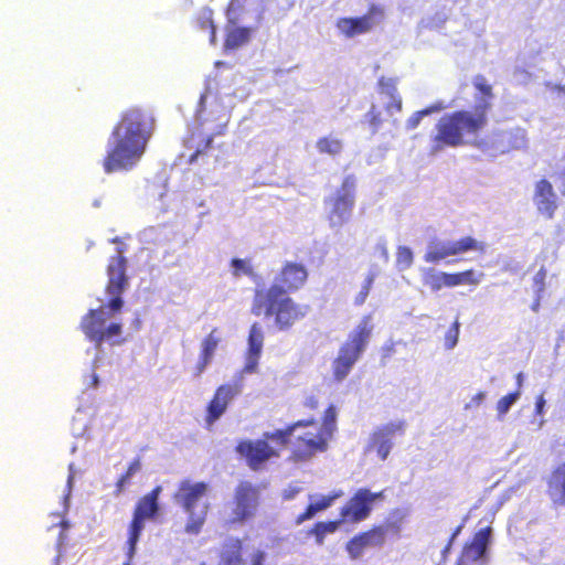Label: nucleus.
Segmentation results:
<instances>
[{"label": "nucleus", "instance_id": "1", "mask_svg": "<svg viewBox=\"0 0 565 565\" xmlns=\"http://www.w3.org/2000/svg\"><path fill=\"white\" fill-rule=\"evenodd\" d=\"M308 278L309 271L303 264L285 262L274 284L255 289L250 312L270 320L278 331H289L309 312L308 305L299 303L290 297V294L306 286Z\"/></svg>", "mask_w": 565, "mask_h": 565}, {"label": "nucleus", "instance_id": "2", "mask_svg": "<svg viewBox=\"0 0 565 565\" xmlns=\"http://www.w3.org/2000/svg\"><path fill=\"white\" fill-rule=\"evenodd\" d=\"M153 124V118L137 107L120 115L111 130L103 159L105 173L131 170L140 161L152 136Z\"/></svg>", "mask_w": 565, "mask_h": 565}, {"label": "nucleus", "instance_id": "3", "mask_svg": "<svg viewBox=\"0 0 565 565\" xmlns=\"http://www.w3.org/2000/svg\"><path fill=\"white\" fill-rule=\"evenodd\" d=\"M475 88L482 95L472 109H460L443 116L436 125L430 151L437 153L445 148H457L467 143L466 136L477 137L489 122L494 97L492 85L479 74L472 79Z\"/></svg>", "mask_w": 565, "mask_h": 565}, {"label": "nucleus", "instance_id": "4", "mask_svg": "<svg viewBox=\"0 0 565 565\" xmlns=\"http://www.w3.org/2000/svg\"><path fill=\"white\" fill-rule=\"evenodd\" d=\"M338 408L330 404L323 412L321 424L315 418L300 419L267 435L276 446L291 445L289 460L306 462L317 454L327 451L329 441L337 430Z\"/></svg>", "mask_w": 565, "mask_h": 565}, {"label": "nucleus", "instance_id": "5", "mask_svg": "<svg viewBox=\"0 0 565 565\" xmlns=\"http://www.w3.org/2000/svg\"><path fill=\"white\" fill-rule=\"evenodd\" d=\"M209 484L204 481L192 483L190 480H182L174 493V500L183 508L189 515L185 524V532L189 534L200 533L205 523L209 512V503L200 501L206 495Z\"/></svg>", "mask_w": 565, "mask_h": 565}, {"label": "nucleus", "instance_id": "6", "mask_svg": "<svg viewBox=\"0 0 565 565\" xmlns=\"http://www.w3.org/2000/svg\"><path fill=\"white\" fill-rule=\"evenodd\" d=\"M372 333L371 317L365 316L340 347L332 362V374L337 382L343 381L360 359Z\"/></svg>", "mask_w": 565, "mask_h": 565}, {"label": "nucleus", "instance_id": "7", "mask_svg": "<svg viewBox=\"0 0 565 565\" xmlns=\"http://www.w3.org/2000/svg\"><path fill=\"white\" fill-rule=\"evenodd\" d=\"M162 488L160 486L154 487L150 492L142 495L136 503L132 519L128 525V537H127V557L132 559L137 543L145 529L146 520H153L158 516L160 511L159 495Z\"/></svg>", "mask_w": 565, "mask_h": 565}, {"label": "nucleus", "instance_id": "8", "mask_svg": "<svg viewBox=\"0 0 565 565\" xmlns=\"http://www.w3.org/2000/svg\"><path fill=\"white\" fill-rule=\"evenodd\" d=\"M486 245L476 237L467 235L455 241L433 239L424 255L426 263L438 264L449 257H458L460 255L477 252L484 253Z\"/></svg>", "mask_w": 565, "mask_h": 565}, {"label": "nucleus", "instance_id": "9", "mask_svg": "<svg viewBox=\"0 0 565 565\" xmlns=\"http://www.w3.org/2000/svg\"><path fill=\"white\" fill-rule=\"evenodd\" d=\"M125 248L119 247L117 255L111 256L107 265V284L105 291L111 298L107 303V308L113 312H118L124 306L121 295L126 290L129 284L127 270V258L124 256Z\"/></svg>", "mask_w": 565, "mask_h": 565}, {"label": "nucleus", "instance_id": "10", "mask_svg": "<svg viewBox=\"0 0 565 565\" xmlns=\"http://www.w3.org/2000/svg\"><path fill=\"white\" fill-rule=\"evenodd\" d=\"M326 202L330 206L328 213L330 226L339 227L345 224L350 220L355 204L354 177L347 175L339 189Z\"/></svg>", "mask_w": 565, "mask_h": 565}, {"label": "nucleus", "instance_id": "11", "mask_svg": "<svg viewBox=\"0 0 565 565\" xmlns=\"http://www.w3.org/2000/svg\"><path fill=\"white\" fill-rule=\"evenodd\" d=\"M259 488L250 481H241L235 490L232 501L231 524H243L252 520L259 505Z\"/></svg>", "mask_w": 565, "mask_h": 565}, {"label": "nucleus", "instance_id": "12", "mask_svg": "<svg viewBox=\"0 0 565 565\" xmlns=\"http://www.w3.org/2000/svg\"><path fill=\"white\" fill-rule=\"evenodd\" d=\"M270 433H265L263 438L259 439H243L239 440L235 447V451L245 459L247 466L253 471L260 470L265 463L271 458H277L280 455V448H275L269 444L274 443L271 438H267Z\"/></svg>", "mask_w": 565, "mask_h": 565}, {"label": "nucleus", "instance_id": "13", "mask_svg": "<svg viewBox=\"0 0 565 565\" xmlns=\"http://www.w3.org/2000/svg\"><path fill=\"white\" fill-rule=\"evenodd\" d=\"M81 330L85 337L96 347H100L103 342L110 340L121 333V324L113 322L106 327V318L104 316V307L90 309L81 321Z\"/></svg>", "mask_w": 565, "mask_h": 565}, {"label": "nucleus", "instance_id": "14", "mask_svg": "<svg viewBox=\"0 0 565 565\" xmlns=\"http://www.w3.org/2000/svg\"><path fill=\"white\" fill-rule=\"evenodd\" d=\"M384 492H371L366 488L358 489L340 510V521L358 523L367 519L376 500H383Z\"/></svg>", "mask_w": 565, "mask_h": 565}, {"label": "nucleus", "instance_id": "15", "mask_svg": "<svg viewBox=\"0 0 565 565\" xmlns=\"http://www.w3.org/2000/svg\"><path fill=\"white\" fill-rule=\"evenodd\" d=\"M391 527L397 530L394 524H380L374 525L370 530L354 535L347 543V552L352 559L360 558L366 548L382 547L386 542V535Z\"/></svg>", "mask_w": 565, "mask_h": 565}, {"label": "nucleus", "instance_id": "16", "mask_svg": "<svg viewBox=\"0 0 565 565\" xmlns=\"http://www.w3.org/2000/svg\"><path fill=\"white\" fill-rule=\"evenodd\" d=\"M384 15V10L375 4L370 6L367 12L355 18H339L335 26L345 38H354L370 32Z\"/></svg>", "mask_w": 565, "mask_h": 565}, {"label": "nucleus", "instance_id": "17", "mask_svg": "<svg viewBox=\"0 0 565 565\" xmlns=\"http://www.w3.org/2000/svg\"><path fill=\"white\" fill-rule=\"evenodd\" d=\"M241 393V385L225 383L216 387L205 408V423L212 426L226 412L230 403Z\"/></svg>", "mask_w": 565, "mask_h": 565}, {"label": "nucleus", "instance_id": "18", "mask_svg": "<svg viewBox=\"0 0 565 565\" xmlns=\"http://www.w3.org/2000/svg\"><path fill=\"white\" fill-rule=\"evenodd\" d=\"M492 527L479 529L471 540L467 541L457 558L456 565H473L486 556L491 543Z\"/></svg>", "mask_w": 565, "mask_h": 565}, {"label": "nucleus", "instance_id": "19", "mask_svg": "<svg viewBox=\"0 0 565 565\" xmlns=\"http://www.w3.org/2000/svg\"><path fill=\"white\" fill-rule=\"evenodd\" d=\"M264 345V332L258 322L249 328L247 349L245 351V364L242 372L245 374L256 373Z\"/></svg>", "mask_w": 565, "mask_h": 565}, {"label": "nucleus", "instance_id": "20", "mask_svg": "<svg viewBox=\"0 0 565 565\" xmlns=\"http://www.w3.org/2000/svg\"><path fill=\"white\" fill-rule=\"evenodd\" d=\"M533 201L540 214L548 220L554 217L558 207L557 196L548 180L541 179L535 183Z\"/></svg>", "mask_w": 565, "mask_h": 565}, {"label": "nucleus", "instance_id": "21", "mask_svg": "<svg viewBox=\"0 0 565 565\" xmlns=\"http://www.w3.org/2000/svg\"><path fill=\"white\" fill-rule=\"evenodd\" d=\"M220 342L221 338L218 335L217 328H213L201 342L200 356L193 369L194 377H200L211 364Z\"/></svg>", "mask_w": 565, "mask_h": 565}, {"label": "nucleus", "instance_id": "22", "mask_svg": "<svg viewBox=\"0 0 565 565\" xmlns=\"http://www.w3.org/2000/svg\"><path fill=\"white\" fill-rule=\"evenodd\" d=\"M404 430V423H391L379 429L373 437L374 448L382 460H385L391 451V436Z\"/></svg>", "mask_w": 565, "mask_h": 565}, {"label": "nucleus", "instance_id": "23", "mask_svg": "<svg viewBox=\"0 0 565 565\" xmlns=\"http://www.w3.org/2000/svg\"><path fill=\"white\" fill-rule=\"evenodd\" d=\"M547 493L556 505H565V462L558 465L547 480Z\"/></svg>", "mask_w": 565, "mask_h": 565}, {"label": "nucleus", "instance_id": "24", "mask_svg": "<svg viewBox=\"0 0 565 565\" xmlns=\"http://www.w3.org/2000/svg\"><path fill=\"white\" fill-rule=\"evenodd\" d=\"M243 544L238 537H228L222 544L217 565H241L243 563Z\"/></svg>", "mask_w": 565, "mask_h": 565}, {"label": "nucleus", "instance_id": "25", "mask_svg": "<svg viewBox=\"0 0 565 565\" xmlns=\"http://www.w3.org/2000/svg\"><path fill=\"white\" fill-rule=\"evenodd\" d=\"M340 495V493L323 495L318 501L309 503L305 511L297 515L296 524L299 525L305 521L312 519L318 512L328 509Z\"/></svg>", "mask_w": 565, "mask_h": 565}, {"label": "nucleus", "instance_id": "26", "mask_svg": "<svg viewBox=\"0 0 565 565\" xmlns=\"http://www.w3.org/2000/svg\"><path fill=\"white\" fill-rule=\"evenodd\" d=\"M483 274H477L472 268L458 273H446L447 288L461 285H478Z\"/></svg>", "mask_w": 565, "mask_h": 565}, {"label": "nucleus", "instance_id": "27", "mask_svg": "<svg viewBox=\"0 0 565 565\" xmlns=\"http://www.w3.org/2000/svg\"><path fill=\"white\" fill-rule=\"evenodd\" d=\"M379 85L382 92L391 98V102L386 105V110L388 113H399L402 110V98L397 94L395 81L392 78L381 77L379 79Z\"/></svg>", "mask_w": 565, "mask_h": 565}, {"label": "nucleus", "instance_id": "28", "mask_svg": "<svg viewBox=\"0 0 565 565\" xmlns=\"http://www.w3.org/2000/svg\"><path fill=\"white\" fill-rule=\"evenodd\" d=\"M316 148L319 153L328 154L331 157L339 156L343 150V142L340 138L328 135L319 138L316 142Z\"/></svg>", "mask_w": 565, "mask_h": 565}, {"label": "nucleus", "instance_id": "29", "mask_svg": "<svg viewBox=\"0 0 565 565\" xmlns=\"http://www.w3.org/2000/svg\"><path fill=\"white\" fill-rule=\"evenodd\" d=\"M141 466L140 457H136L129 462L126 471L118 478L115 483L114 494L116 497L120 495L125 491L126 487L131 483L132 477L141 470Z\"/></svg>", "mask_w": 565, "mask_h": 565}, {"label": "nucleus", "instance_id": "30", "mask_svg": "<svg viewBox=\"0 0 565 565\" xmlns=\"http://www.w3.org/2000/svg\"><path fill=\"white\" fill-rule=\"evenodd\" d=\"M341 524L340 520L335 521H327V522H317L312 525V527L307 532L308 535L315 537V542L318 545H322L324 539L328 534L334 533Z\"/></svg>", "mask_w": 565, "mask_h": 565}, {"label": "nucleus", "instance_id": "31", "mask_svg": "<svg viewBox=\"0 0 565 565\" xmlns=\"http://www.w3.org/2000/svg\"><path fill=\"white\" fill-rule=\"evenodd\" d=\"M249 40V30L247 28H235L227 32L225 38L226 49H237Z\"/></svg>", "mask_w": 565, "mask_h": 565}, {"label": "nucleus", "instance_id": "32", "mask_svg": "<svg viewBox=\"0 0 565 565\" xmlns=\"http://www.w3.org/2000/svg\"><path fill=\"white\" fill-rule=\"evenodd\" d=\"M423 281L431 291H439L443 288H447L445 271L429 270L424 275Z\"/></svg>", "mask_w": 565, "mask_h": 565}, {"label": "nucleus", "instance_id": "33", "mask_svg": "<svg viewBox=\"0 0 565 565\" xmlns=\"http://www.w3.org/2000/svg\"><path fill=\"white\" fill-rule=\"evenodd\" d=\"M198 26L202 31H207L210 35V43L214 45L216 43V28L212 19V11L204 10L196 19Z\"/></svg>", "mask_w": 565, "mask_h": 565}, {"label": "nucleus", "instance_id": "34", "mask_svg": "<svg viewBox=\"0 0 565 565\" xmlns=\"http://www.w3.org/2000/svg\"><path fill=\"white\" fill-rule=\"evenodd\" d=\"M414 260L413 252L407 246H398L396 250V265L399 269H407Z\"/></svg>", "mask_w": 565, "mask_h": 565}, {"label": "nucleus", "instance_id": "35", "mask_svg": "<svg viewBox=\"0 0 565 565\" xmlns=\"http://www.w3.org/2000/svg\"><path fill=\"white\" fill-rule=\"evenodd\" d=\"M521 391L516 390L501 397L497 403V411L499 415H504L509 412L510 407L518 401Z\"/></svg>", "mask_w": 565, "mask_h": 565}, {"label": "nucleus", "instance_id": "36", "mask_svg": "<svg viewBox=\"0 0 565 565\" xmlns=\"http://www.w3.org/2000/svg\"><path fill=\"white\" fill-rule=\"evenodd\" d=\"M232 274L235 277H239L242 275L252 276L253 267L247 259L233 258L231 260Z\"/></svg>", "mask_w": 565, "mask_h": 565}, {"label": "nucleus", "instance_id": "37", "mask_svg": "<svg viewBox=\"0 0 565 565\" xmlns=\"http://www.w3.org/2000/svg\"><path fill=\"white\" fill-rule=\"evenodd\" d=\"M366 121L372 128L373 132H376L382 124V114L376 106H372L365 115Z\"/></svg>", "mask_w": 565, "mask_h": 565}, {"label": "nucleus", "instance_id": "38", "mask_svg": "<svg viewBox=\"0 0 565 565\" xmlns=\"http://www.w3.org/2000/svg\"><path fill=\"white\" fill-rule=\"evenodd\" d=\"M459 322L456 320L445 334V345L447 349H452L458 342L459 338Z\"/></svg>", "mask_w": 565, "mask_h": 565}, {"label": "nucleus", "instance_id": "39", "mask_svg": "<svg viewBox=\"0 0 565 565\" xmlns=\"http://www.w3.org/2000/svg\"><path fill=\"white\" fill-rule=\"evenodd\" d=\"M373 281H374V277L372 275L366 277V279L362 286V289L360 290V292L358 294V296L354 299V303L356 306H361L365 302V300L370 294V290L372 288Z\"/></svg>", "mask_w": 565, "mask_h": 565}, {"label": "nucleus", "instance_id": "40", "mask_svg": "<svg viewBox=\"0 0 565 565\" xmlns=\"http://www.w3.org/2000/svg\"><path fill=\"white\" fill-rule=\"evenodd\" d=\"M546 275H547V273H546L545 267H541L533 278L535 291H536V295H539V297H541L545 290Z\"/></svg>", "mask_w": 565, "mask_h": 565}, {"label": "nucleus", "instance_id": "41", "mask_svg": "<svg viewBox=\"0 0 565 565\" xmlns=\"http://www.w3.org/2000/svg\"><path fill=\"white\" fill-rule=\"evenodd\" d=\"M302 407L311 413L317 412L320 408V397L317 394H308L302 401Z\"/></svg>", "mask_w": 565, "mask_h": 565}, {"label": "nucleus", "instance_id": "42", "mask_svg": "<svg viewBox=\"0 0 565 565\" xmlns=\"http://www.w3.org/2000/svg\"><path fill=\"white\" fill-rule=\"evenodd\" d=\"M429 113H430L429 109H425V110H420V111L413 114L406 122L407 129H409V130L415 129L419 125L422 118L424 116L428 115Z\"/></svg>", "mask_w": 565, "mask_h": 565}, {"label": "nucleus", "instance_id": "43", "mask_svg": "<svg viewBox=\"0 0 565 565\" xmlns=\"http://www.w3.org/2000/svg\"><path fill=\"white\" fill-rule=\"evenodd\" d=\"M212 142H213V137L212 136H209L206 139H205V142H204V147L203 149H198L195 150L189 158V163H194L199 156L204 153L207 149H210L212 147Z\"/></svg>", "mask_w": 565, "mask_h": 565}, {"label": "nucleus", "instance_id": "44", "mask_svg": "<svg viewBox=\"0 0 565 565\" xmlns=\"http://www.w3.org/2000/svg\"><path fill=\"white\" fill-rule=\"evenodd\" d=\"M266 554L263 551H257L253 554L250 565H265Z\"/></svg>", "mask_w": 565, "mask_h": 565}, {"label": "nucleus", "instance_id": "45", "mask_svg": "<svg viewBox=\"0 0 565 565\" xmlns=\"http://www.w3.org/2000/svg\"><path fill=\"white\" fill-rule=\"evenodd\" d=\"M460 529H461V527H460V526H458V527L454 531V533L451 534V536H450V539H449L448 543L446 544V546H445V547H444V550H443V554H445V555H446V554H448V553L450 552L451 546H452V544H454V541H455L456 536L459 534Z\"/></svg>", "mask_w": 565, "mask_h": 565}, {"label": "nucleus", "instance_id": "46", "mask_svg": "<svg viewBox=\"0 0 565 565\" xmlns=\"http://www.w3.org/2000/svg\"><path fill=\"white\" fill-rule=\"evenodd\" d=\"M382 358L383 360L390 359L392 354L395 352V345L394 343L387 344L382 349Z\"/></svg>", "mask_w": 565, "mask_h": 565}, {"label": "nucleus", "instance_id": "47", "mask_svg": "<svg viewBox=\"0 0 565 565\" xmlns=\"http://www.w3.org/2000/svg\"><path fill=\"white\" fill-rule=\"evenodd\" d=\"M544 406H545V398H544V395L541 394L536 397V403H535L536 414L541 415L543 413Z\"/></svg>", "mask_w": 565, "mask_h": 565}, {"label": "nucleus", "instance_id": "48", "mask_svg": "<svg viewBox=\"0 0 565 565\" xmlns=\"http://www.w3.org/2000/svg\"><path fill=\"white\" fill-rule=\"evenodd\" d=\"M472 146L479 148V149H484L486 147V141L484 140H473L472 141Z\"/></svg>", "mask_w": 565, "mask_h": 565}, {"label": "nucleus", "instance_id": "49", "mask_svg": "<svg viewBox=\"0 0 565 565\" xmlns=\"http://www.w3.org/2000/svg\"><path fill=\"white\" fill-rule=\"evenodd\" d=\"M515 379H516L518 390H520L521 386H522V383H523V374L522 373H518Z\"/></svg>", "mask_w": 565, "mask_h": 565}, {"label": "nucleus", "instance_id": "50", "mask_svg": "<svg viewBox=\"0 0 565 565\" xmlns=\"http://www.w3.org/2000/svg\"><path fill=\"white\" fill-rule=\"evenodd\" d=\"M540 298H541V297H539V296H537V297H536V300H535V301H534V303L532 305V310H533V311H537V310H539V308H540Z\"/></svg>", "mask_w": 565, "mask_h": 565}, {"label": "nucleus", "instance_id": "51", "mask_svg": "<svg viewBox=\"0 0 565 565\" xmlns=\"http://www.w3.org/2000/svg\"><path fill=\"white\" fill-rule=\"evenodd\" d=\"M484 397V394L482 392L478 393L473 399H476L478 403Z\"/></svg>", "mask_w": 565, "mask_h": 565}, {"label": "nucleus", "instance_id": "52", "mask_svg": "<svg viewBox=\"0 0 565 565\" xmlns=\"http://www.w3.org/2000/svg\"><path fill=\"white\" fill-rule=\"evenodd\" d=\"M556 90L565 94V86H556Z\"/></svg>", "mask_w": 565, "mask_h": 565}, {"label": "nucleus", "instance_id": "53", "mask_svg": "<svg viewBox=\"0 0 565 565\" xmlns=\"http://www.w3.org/2000/svg\"><path fill=\"white\" fill-rule=\"evenodd\" d=\"M111 242H113V243H119V242H120V239H119L118 237H115V238H113V241H111Z\"/></svg>", "mask_w": 565, "mask_h": 565}, {"label": "nucleus", "instance_id": "54", "mask_svg": "<svg viewBox=\"0 0 565 565\" xmlns=\"http://www.w3.org/2000/svg\"><path fill=\"white\" fill-rule=\"evenodd\" d=\"M561 456L565 458V454H563V455H561Z\"/></svg>", "mask_w": 565, "mask_h": 565}, {"label": "nucleus", "instance_id": "55", "mask_svg": "<svg viewBox=\"0 0 565 565\" xmlns=\"http://www.w3.org/2000/svg\"><path fill=\"white\" fill-rule=\"evenodd\" d=\"M202 565H204V564H202Z\"/></svg>", "mask_w": 565, "mask_h": 565}]
</instances>
